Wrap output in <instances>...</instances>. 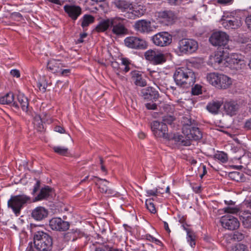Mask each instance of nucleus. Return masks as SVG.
Listing matches in <instances>:
<instances>
[{"mask_svg":"<svg viewBox=\"0 0 251 251\" xmlns=\"http://www.w3.org/2000/svg\"><path fill=\"white\" fill-rule=\"evenodd\" d=\"M181 124L182 133L185 136V138L177 133H169L167 126L163 122L154 121L151 123V127L155 138H162L167 141L173 140L176 143L183 146H189L190 140H198L202 137L201 132L196 126V122L194 120H192L190 116L183 117Z\"/></svg>","mask_w":251,"mask_h":251,"instance_id":"f257e3e1","label":"nucleus"},{"mask_svg":"<svg viewBox=\"0 0 251 251\" xmlns=\"http://www.w3.org/2000/svg\"><path fill=\"white\" fill-rule=\"evenodd\" d=\"M128 22L127 19L121 17H111L101 20L96 26L95 30L98 32H102L109 29L112 34L116 37H121L128 32L126 27Z\"/></svg>","mask_w":251,"mask_h":251,"instance_id":"f03ea898","label":"nucleus"},{"mask_svg":"<svg viewBox=\"0 0 251 251\" xmlns=\"http://www.w3.org/2000/svg\"><path fill=\"white\" fill-rule=\"evenodd\" d=\"M174 78L176 85L180 88H189L194 84L196 75L194 72L187 67L179 68L176 70Z\"/></svg>","mask_w":251,"mask_h":251,"instance_id":"7ed1b4c3","label":"nucleus"},{"mask_svg":"<svg viewBox=\"0 0 251 251\" xmlns=\"http://www.w3.org/2000/svg\"><path fill=\"white\" fill-rule=\"evenodd\" d=\"M34 244L35 248L40 251H50L52 249V240L48 233L38 231L34 236Z\"/></svg>","mask_w":251,"mask_h":251,"instance_id":"20e7f679","label":"nucleus"},{"mask_svg":"<svg viewBox=\"0 0 251 251\" xmlns=\"http://www.w3.org/2000/svg\"><path fill=\"white\" fill-rule=\"evenodd\" d=\"M206 78L209 83L220 89H227L232 83L231 79L227 75L216 73L207 74Z\"/></svg>","mask_w":251,"mask_h":251,"instance_id":"39448f33","label":"nucleus"},{"mask_svg":"<svg viewBox=\"0 0 251 251\" xmlns=\"http://www.w3.org/2000/svg\"><path fill=\"white\" fill-rule=\"evenodd\" d=\"M29 201L30 198L25 195L12 196L8 201V206L18 216L24 205Z\"/></svg>","mask_w":251,"mask_h":251,"instance_id":"423d86ee","label":"nucleus"},{"mask_svg":"<svg viewBox=\"0 0 251 251\" xmlns=\"http://www.w3.org/2000/svg\"><path fill=\"white\" fill-rule=\"evenodd\" d=\"M198 48L196 41L190 39H182L178 42L177 49L181 54H190L195 52Z\"/></svg>","mask_w":251,"mask_h":251,"instance_id":"0eeeda50","label":"nucleus"},{"mask_svg":"<svg viewBox=\"0 0 251 251\" xmlns=\"http://www.w3.org/2000/svg\"><path fill=\"white\" fill-rule=\"evenodd\" d=\"M144 56L153 65L162 64L166 61V55L158 50H149L145 52Z\"/></svg>","mask_w":251,"mask_h":251,"instance_id":"6e6552de","label":"nucleus"},{"mask_svg":"<svg viewBox=\"0 0 251 251\" xmlns=\"http://www.w3.org/2000/svg\"><path fill=\"white\" fill-rule=\"evenodd\" d=\"M124 44L128 48L135 50H144L148 46L145 40L133 36L126 37L124 40Z\"/></svg>","mask_w":251,"mask_h":251,"instance_id":"1a4fd4ad","label":"nucleus"},{"mask_svg":"<svg viewBox=\"0 0 251 251\" xmlns=\"http://www.w3.org/2000/svg\"><path fill=\"white\" fill-rule=\"evenodd\" d=\"M151 40L157 46L166 47L172 43V36L167 32H161L153 36Z\"/></svg>","mask_w":251,"mask_h":251,"instance_id":"9d476101","label":"nucleus"},{"mask_svg":"<svg viewBox=\"0 0 251 251\" xmlns=\"http://www.w3.org/2000/svg\"><path fill=\"white\" fill-rule=\"evenodd\" d=\"M230 61V58L227 56V52L221 49L216 51L213 55H211L209 58V62L214 66H224Z\"/></svg>","mask_w":251,"mask_h":251,"instance_id":"9b49d317","label":"nucleus"},{"mask_svg":"<svg viewBox=\"0 0 251 251\" xmlns=\"http://www.w3.org/2000/svg\"><path fill=\"white\" fill-rule=\"evenodd\" d=\"M228 40V35L222 31L213 33L209 39V42L213 46L219 47H225Z\"/></svg>","mask_w":251,"mask_h":251,"instance_id":"f8f14e48","label":"nucleus"},{"mask_svg":"<svg viewBox=\"0 0 251 251\" xmlns=\"http://www.w3.org/2000/svg\"><path fill=\"white\" fill-rule=\"evenodd\" d=\"M221 23L223 26L227 29H237L240 27L242 24L240 17H229L225 15L223 16Z\"/></svg>","mask_w":251,"mask_h":251,"instance_id":"ddd939ff","label":"nucleus"},{"mask_svg":"<svg viewBox=\"0 0 251 251\" xmlns=\"http://www.w3.org/2000/svg\"><path fill=\"white\" fill-rule=\"evenodd\" d=\"M220 222L223 227L228 230H235L240 226L237 218L230 215L222 216L220 219Z\"/></svg>","mask_w":251,"mask_h":251,"instance_id":"4468645a","label":"nucleus"},{"mask_svg":"<svg viewBox=\"0 0 251 251\" xmlns=\"http://www.w3.org/2000/svg\"><path fill=\"white\" fill-rule=\"evenodd\" d=\"M50 227L54 230L66 231L70 227V224L67 221L62 220L60 218L54 217L52 218L49 222Z\"/></svg>","mask_w":251,"mask_h":251,"instance_id":"2eb2a0df","label":"nucleus"},{"mask_svg":"<svg viewBox=\"0 0 251 251\" xmlns=\"http://www.w3.org/2000/svg\"><path fill=\"white\" fill-rule=\"evenodd\" d=\"M95 183L98 186L100 192L107 194L110 196H115L116 195V192L108 186L109 184V182L106 179L97 178Z\"/></svg>","mask_w":251,"mask_h":251,"instance_id":"dca6fc26","label":"nucleus"},{"mask_svg":"<svg viewBox=\"0 0 251 251\" xmlns=\"http://www.w3.org/2000/svg\"><path fill=\"white\" fill-rule=\"evenodd\" d=\"M134 28L136 31L141 33H148L152 30L151 22L145 20L136 21Z\"/></svg>","mask_w":251,"mask_h":251,"instance_id":"f3484780","label":"nucleus"},{"mask_svg":"<svg viewBox=\"0 0 251 251\" xmlns=\"http://www.w3.org/2000/svg\"><path fill=\"white\" fill-rule=\"evenodd\" d=\"M64 9L69 16L74 20H76L81 13V9L78 6L66 5Z\"/></svg>","mask_w":251,"mask_h":251,"instance_id":"a211bd4d","label":"nucleus"},{"mask_svg":"<svg viewBox=\"0 0 251 251\" xmlns=\"http://www.w3.org/2000/svg\"><path fill=\"white\" fill-rule=\"evenodd\" d=\"M132 81L137 86L144 87L146 85L147 82L143 78L142 74L138 71L134 70L131 72Z\"/></svg>","mask_w":251,"mask_h":251,"instance_id":"6ab92c4d","label":"nucleus"},{"mask_svg":"<svg viewBox=\"0 0 251 251\" xmlns=\"http://www.w3.org/2000/svg\"><path fill=\"white\" fill-rule=\"evenodd\" d=\"M48 215V211L43 207H36L32 212V217L37 221H41Z\"/></svg>","mask_w":251,"mask_h":251,"instance_id":"aec40b11","label":"nucleus"},{"mask_svg":"<svg viewBox=\"0 0 251 251\" xmlns=\"http://www.w3.org/2000/svg\"><path fill=\"white\" fill-rule=\"evenodd\" d=\"M224 108L227 114L233 116L236 114L238 109V105L236 102L234 101H226L224 103Z\"/></svg>","mask_w":251,"mask_h":251,"instance_id":"412c9836","label":"nucleus"},{"mask_svg":"<svg viewBox=\"0 0 251 251\" xmlns=\"http://www.w3.org/2000/svg\"><path fill=\"white\" fill-rule=\"evenodd\" d=\"M223 103L222 100H213L208 103L206 109L211 113L217 114Z\"/></svg>","mask_w":251,"mask_h":251,"instance_id":"4be33fe9","label":"nucleus"},{"mask_svg":"<svg viewBox=\"0 0 251 251\" xmlns=\"http://www.w3.org/2000/svg\"><path fill=\"white\" fill-rule=\"evenodd\" d=\"M113 3L117 8L122 12L130 9L131 6V3L126 0H115Z\"/></svg>","mask_w":251,"mask_h":251,"instance_id":"5701e85b","label":"nucleus"},{"mask_svg":"<svg viewBox=\"0 0 251 251\" xmlns=\"http://www.w3.org/2000/svg\"><path fill=\"white\" fill-rule=\"evenodd\" d=\"M62 67V65L60 61L55 59L50 60L47 64V68L53 73L59 72Z\"/></svg>","mask_w":251,"mask_h":251,"instance_id":"b1692460","label":"nucleus"},{"mask_svg":"<svg viewBox=\"0 0 251 251\" xmlns=\"http://www.w3.org/2000/svg\"><path fill=\"white\" fill-rule=\"evenodd\" d=\"M161 17L164 21L168 22V25L173 24L177 18L176 13L171 10L163 11L161 14Z\"/></svg>","mask_w":251,"mask_h":251,"instance_id":"393cba45","label":"nucleus"},{"mask_svg":"<svg viewBox=\"0 0 251 251\" xmlns=\"http://www.w3.org/2000/svg\"><path fill=\"white\" fill-rule=\"evenodd\" d=\"M241 217L244 226L247 228L251 227V213L249 211H245L242 213Z\"/></svg>","mask_w":251,"mask_h":251,"instance_id":"a878e982","label":"nucleus"},{"mask_svg":"<svg viewBox=\"0 0 251 251\" xmlns=\"http://www.w3.org/2000/svg\"><path fill=\"white\" fill-rule=\"evenodd\" d=\"M17 99L22 110L27 112L28 102L27 98L25 95H17Z\"/></svg>","mask_w":251,"mask_h":251,"instance_id":"bb28decb","label":"nucleus"},{"mask_svg":"<svg viewBox=\"0 0 251 251\" xmlns=\"http://www.w3.org/2000/svg\"><path fill=\"white\" fill-rule=\"evenodd\" d=\"M15 95H0V103L2 104H9L13 103L16 104V102L14 100Z\"/></svg>","mask_w":251,"mask_h":251,"instance_id":"cd10ccee","label":"nucleus"},{"mask_svg":"<svg viewBox=\"0 0 251 251\" xmlns=\"http://www.w3.org/2000/svg\"><path fill=\"white\" fill-rule=\"evenodd\" d=\"M51 190V188L48 186L42 188L39 194L35 198L36 201H40L48 197L50 195Z\"/></svg>","mask_w":251,"mask_h":251,"instance_id":"c85d7f7f","label":"nucleus"},{"mask_svg":"<svg viewBox=\"0 0 251 251\" xmlns=\"http://www.w3.org/2000/svg\"><path fill=\"white\" fill-rule=\"evenodd\" d=\"M94 17L91 15H84L82 19L81 26L83 28L87 27L90 24L94 23Z\"/></svg>","mask_w":251,"mask_h":251,"instance_id":"c756f323","label":"nucleus"},{"mask_svg":"<svg viewBox=\"0 0 251 251\" xmlns=\"http://www.w3.org/2000/svg\"><path fill=\"white\" fill-rule=\"evenodd\" d=\"M214 158L222 163H226L228 160V156L226 153L223 151H217L214 155Z\"/></svg>","mask_w":251,"mask_h":251,"instance_id":"7c9ffc66","label":"nucleus"},{"mask_svg":"<svg viewBox=\"0 0 251 251\" xmlns=\"http://www.w3.org/2000/svg\"><path fill=\"white\" fill-rule=\"evenodd\" d=\"M186 232L187 242L191 247L194 248L195 246V236L194 233L188 229H186Z\"/></svg>","mask_w":251,"mask_h":251,"instance_id":"2f4dec72","label":"nucleus"},{"mask_svg":"<svg viewBox=\"0 0 251 251\" xmlns=\"http://www.w3.org/2000/svg\"><path fill=\"white\" fill-rule=\"evenodd\" d=\"M79 231L77 229H73L71 232L67 233L65 235V238L68 240H71L72 241H74L76 240L77 236L79 235Z\"/></svg>","mask_w":251,"mask_h":251,"instance_id":"473e14b6","label":"nucleus"},{"mask_svg":"<svg viewBox=\"0 0 251 251\" xmlns=\"http://www.w3.org/2000/svg\"><path fill=\"white\" fill-rule=\"evenodd\" d=\"M54 151L61 155H66L68 153V149L63 146H54L53 147Z\"/></svg>","mask_w":251,"mask_h":251,"instance_id":"72a5a7b5","label":"nucleus"},{"mask_svg":"<svg viewBox=\"0 0 251 251\" xmlns=\"http://www.w3.org/2000/svg\"><path fill=\"white\" fill-rule=\"evenodd\" d=\"M191 87V94H202L203 92H205L202 86L200 84H196L194 86L192 85Z\"/></svg>","mask_w":251,"mask_h":251,"instance_id":"f704fd0d","label":"nucleus"},{"mask_svg":"<svg viewBox=\"0 0 251 251\" xmlns=\"http://www.w3.org/2000/svg\"><path fill=\"white\" fill-rule=\"evenodd\" d=\"M225 213L230 214H236L238 212L239 209L237 206H227L223 209Z\"/></svg>","mask_w":251,"mask_h":251,"instance_id":"c9c22d12","label":"nucleus"},{"mask_svg":"<svg viewBox=\"0 0 251 251\" xmlns=\"http://www.w3.org/2000/svg\"><path fill=\"white\" fill-rule=\"evenodd\" d=\"M232 250L233 251H249L247 246L241 243L236 244Z\"/></svg>","mask_w":251,"mask_h":251,"instance_id":"e433bc0d","label":"nucleus"},{"mask_svg":"<svg viewBox=\"0 0 251 251\" xmlns=\"http://www.w3.org/2000/svg\"><path fill=\"white\" fill-rule=\"evenodd\" d=\"M146 205L147 208L152 213L156 212V209L154 204L151 199L147 200L146 201Z\"/></svg>","mask_w":251,"mask_h":251,"instance_id":"4c0bfd02","label":"nucleus"},{"mask_svg":"<svg viewBox=\"0 0 251 251\" xmlns=\"http://www.w3.org/2000/svg\"><path fill=\"white\" fill-rule=\"evenodd\" d=\"M146 196L147 197L157 196L160 193V192L158 191L157 188H154L151 190H146Z\"/></svg>","mask_w":251,"mask_h":251,"instance_id":"58836bf2","label":"nucleus"},{"mask_svg":"<svg viewBox=\"0 0 251 251\" xmlns=\"http://www.w3.org/2000/svg\"><path fill=\"white\" fill-rule=\"evenodd\" d=\"M43 121V120L42 119L41 116L38 115H36L34 118L33 124L34 125H37L39 127V128H41V126H42Z\"/></svg>","mask_w":251,"mask_h":251,"instance_id":"ea45409f","label":"nucleus"},{"mask_svg":"<svg viewBox=\"0 0 251 251\" xmlns=\"http://www.w3.org/2000/svg\"><path fill=\"white\" fill-rule=\"evenodd\" d=\"M175 118L171 115L164 116L163 117V122L165 124H171L174 121Z\"/></svg>","mask_w":251,"mask_h":251,"instance_id":"a19ab883","label":"nucleus"},{"mask_svg":"<svg viewBox=\"0 0 251 251\" xmlns=\"http://www.w3.org/2000/svg\"><path fill=\"white\" fill-rule=\"evenodd\" d=\"M143 94H158V92L155 90V89L152 87H147L146 92Z\"/></svg>","mask_w":251,"mask_h":251,"instance_id":"79ce46f5","label":"nucleus"},{"mask_svg":"<svg viewBox=\"0 0 251 251\" xmlns=\"http://www.w3.org/2000/svg\"><path fill=\"white\" fill-rule=\"evenodd\" d=\"M37 87L41 93H45L46 92V87L45 82H39L37 83Z\"/></svg>","mask_w":251,"mask_h":251,"instance_id":"37998d69","label":"nucleus"},{"mask_svg":"<svg viewBox=\"0 0 251 251\" xmlns=\"http://www.w3.org/2000/svg\"><path fill=\"white\" fill-rule=\"evenodd\" d=\"M10 73L12 76H13V77H16L17 78H19L21 76L20 72L17 69L11 70Z\"/></svg>","mask_w":251,"mask_h":251,"instance_id":"c03bdc74","label":"nucleus"},{"mask_svg":"<svg viewBox=\"0 0 251 251\" xmlns=\"http://www.w3.org/2000/svg\"><path fill=\"white\" fill-rule=\"evenodd\" d=\"M233 1V0H217V3L222 5H230Z\"/></svg>","mask_w":251,"mask_h":251,"instance_id":"a18cd8bd","label":"nucleus"},{"mask_svg":"<svg viewBox=\"0 0 251 251\" xmlns=\"http://www.w3.org/2000/svg\"><path fill=\"white\" fill-rule=\"evenodd\" d=\"M146 106L148 109L154 110L156 108V103L152 102H149L146 104Z\"/></svg>","mask_w":251,"mask_h":251,"instance_id":"49530a36","label":"nucleus"},{"mask_svg":"<svg viewBox=\"0 0 251 251\" xmlns=\"http://www.w3.org/2000/svg\"><path fill=\"white\" fill-rule=\"evenodd\" d=\"M245 23L248 28L251 30V15L246 17Z\"/></svg>","mask_w":251,"mask_h":251,"instance_id":"de8ad7c7","label":"nucleus"},{"mask_svg":"<svg viewBox=\"0 0 251 251\" xmlns=\"http://www.w3.org/2000/svg\"><path fill=\"white\" fill-rule=\"evenodd\" d=\"M248 38L244 37L243 35H239L238 42H241L242 43H244L247 42Z\"/></svg>","mask_w":251,"mask_h":251,"instance_id":"09e8293b","label":"nucleus"},{"mask_svg":"<svg viewBox=\"0 0 251 251\" xmlns=\"http://www.w3.org/2000/svg\"><path fill=\"white\" fill-rule=\"evenodd\" d=\"M169 3L171 5H176L179 4L181 0H168Z\"/></svg>","mask_w":251,"mask_h":251,"instance_id":"8fccbe9b","label":"nucleus"},{"mask_svg":"<svg viewBox=\"0 0 251 251\" xmlns=\"http://www.w3.org/2000/svg\"><path fill=\"white\" fill-rule=\"evenodd\" d=\"M54 131L60 133H63L65 132V130L62 127L59 126H55L54 127Z\"/></svg>","mask_w":251,"mask_h":251,"instance_id":"3c124183","label":"nucleus"},{"mask_svg":"<svg viewBox=\"0 0 251 251\" xmlns=\"http://www.w3.org/2000/svg\"><path fill=\"white\" fill-rule=\"evenodd\" d=\"M11 16L14 18H22L23 17L22 14L19 12H13L11 13Z\"/></svg>","mask_w":251,"mask_h":251,"instance_id":"603ef678","label":"nucleus"},{"mask_svg":"<svg viewBox=\"0 0 251 251\" xmlns=\"http://www.w3.org/2000/svg\"><path fill=\"white\" fill-rule=\"evenodd\" d=\"M129 62L128 60L126 58H123L122 59V64L126 66V65H129Z\"/></svg>","mask_w":251,"mask_h":251,"instance_id":"864d4df0","label":"nucleus"},{"mask_svg":"<svg viewBox=\"0 0 251 251\" xmlns=\"http://www.w3.org/2000/svg\"><path fill=\"white\" fill-rule=\"evenodd\" d=\"M239 175V173L237 172H232L230 174V177L233 179H235V177L236 176H238Z\"/></svg>","mask_w":251,"mask_h":251,"instance_id":"5fc2aeb1","label":"nucleus"},{"mask_svg":"<svg viewBox=\"0 0 251 251\" xmlns=\"http://www.w3.org/2000/svg\"><path fill=\"white\" fill-rule=\"evenodd\" d=\"M224 202H225V204L227 205L228 206H232V205L234 204V202L233 201L231 200H230V201H225Z\"/></svg>","mask_w":251,"mask_h":251,"instance_id":"6e6d98bb","label":"nucleus"},{"mask_svg":"<svg viewBox=\"0 0 251 251\" xmlns=\"http://www.w3.org/2000/svg\"><path fill=\"white\" fill-rule=\"evenodd\" d=\"M245 126L246 127L251 129V118L246 122Z\"/></svg>","mask_w":251,"mask_h":251,"instance_id":"4d7b16f0","label":"nucleus"},{"mask_svg":"<svg viewBox=\"0 0 251 251\" xmlns=\"http://www.w3.org/2000/svg\"><path fill=\"white\" fill-rule=\"evenodd\" d=\"M119 65V64L117 62H112L111 63V66L115 69H118Z\"/></svg>","mask_w":251,"mask_h":251,"instance_id":"13d9d810","label":"nucleus"},{"mask_svg":"<svg viewBox=\"0 0 251 251\" xmlns=\"http://www.w3.org/2000/svg\"><path fill=\"white\" fill-rule=\"evenodd\" d=\"M155 238L153 237V236H151V235H147V239L150 241L154 242V240H155Z\"/></svg>","mask_w":251,"mask_h":251,"instance_id":"bf43d9fd","label":"nucleus"},{"mask_svg":"<svg viewBox=\"0 0 251 251\" xmlns=\"http://www.w3.org/2000/svg\"><path fill=\"white\" fill-rule=\"evenodd\" d=\"M70 73V69H64L62 70L61 71V74L62 75H67L68 74H69Z\"/></svg>","mask_w":251,"mask_h":251,"instance_id":"052dcab7","label":"nucleus"},{"mask_svg":"<svg viewBox=\"0 0 251 251\" xmlns=\"http://www.w3.org/2000/svg\"><path fill=\"white\" fill-rule=\"evenodd\" d=\"M164 228L168 232H170L168 223L166 222H164Z\"/></svg>","mask_w":251,"mask_h":251,"instance_id":"680f3d73","label":"nucleus"},{"mask_svg":"<svg viewBox=\"0 0 251 251\" xmlns=\"http://www.w3.org/2000/svg\"><path fill=\"white\" fill-rule=\"evenodd\" d=\"M39 183L37 182L35 185V186H34V189H33V193H35L37 189H38V187H39Z\"/></svg>","mask_w":251,"mask_h":251,"instance_id":"e2e57ef3","label":"nucleus"},{"mask_svg":"<svg viewBox=\"0 0 251 251\" xmlns=\"http://www.w3.org/2000/svg\"><path fill=\"white\" fill-rule=\"evenodd\" d=\"M138 137L141 138V139H143L145 138V134L144 133L142 132H141L140 133H139L138 134Z\"/></svg>","mask_w":251,"mask_h":251,"instance_id":"0e129e2a","label":"nucleus"},{"mask_svg":"<svg viewBox=\"0 0 251 251\" xmlns=\"http://www.w3.org/2000/svg\"><path fill=\"white\" fill-rule=\"evenodd\" d=\"M130 70V68L128 65L125 66L124 68L123 69V71H125L126 73L128 72Z\"/></svg>","mask_w":251,"mask_h":251,"instance_id":"69168bd1","label":"nucleus"},{"mask_svg":"<svg viewBox=\"0 0 251 251\" xmlns=\"http://www.w3.org/2000/svg\"><path fill=\"white\" fill-rule=\"evenodd\" d=\"M50 2L55 3V4H60L59 0H48Z\"/></svg>","mask_w":251,"mask_h":251,"instance_id":"338daca9","label":"nucleus"},{"mask_svg":"<svg viewBox=\"0 0 251 251\" xmlns=\"http://www.w3.org/2000/svg\"><path fill=\"white\" fill-rule=\"evenodd\" d=\"M109 251H122V250H119V249H116V248H111L109 249Z\"/></svg>","mask_w":251,"mask_h":251,"instance_id":"774afa93","label":"nucleus"}]
</instances>
